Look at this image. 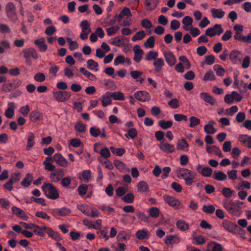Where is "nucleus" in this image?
I'll use <instances>...</instances> for the list:
<instances>
[{
	"label": "nucleus",
	"mask_w": 251,
	"mask_h": 251,
	"mask_svg": "<svg viewBox=\"0 0 251 251\" xmlns=\"http://www.w3.org/2000/svg\"><path fill=\"white\" fill-rule=\"evenodd\" d=\"M197 176L196 173L185 168L180 169L177 174L178 178H184L185 184L188 186H191L195 182Z\"/></svg>",
	"instance_id": "nucleus-1"
},
{
	"label": "nucleus",
	"mask_w": 251,
	"mask_h": 251,
	"mask_svg": "<svg viewBox=\"0 0 251 251\" xmlns=\"http://www.w3.org/2000/svg\"><path fill=\"white\" fill-rule=\"evenodd\" d=\"M42 189L46 196L51 200H56L59 197L57 189L50 183L44 182Z\"/></svg>",
	"instance_id": "nucleus-2"
},
{
	"label": "nucleus",
	"mask_w": 251,
	"mask_h": 251,
	"mask_svg": "<svg viewBox=\"0 0 251 251\" xmlns=\"http://www.w3.org/2000/svg\"><path fill=\"white\" fill-rule=\"evenodd\" d=\"M52 94L54 99L60 102H64L69 100L71 96L69 92L61 90L53 91Z\"/></svg>",
	"instance_id": "nucleus-3"
},
{
	"label": "nucleus",
	"mask_w": 251,
	"mask_h": 251,
	"mask_svg": "<svg viewBox=\"0 0 251 251\" xmlns=\"http://www.w3.org/2000/svg\"><path fill=\"white\" fill-rule=\"evenodd\" d=\"M224 207L230 213H233L235 211H239L240 209L239 202H232L227 200L223 201Z\"/></svg>",
	"instance_id": "nucleus-4"
},
{
	"label": "nucleus",
	"mask_w": 251,
	"mask_h": 251,
	"mask_svg": "<svg viewBox=\"0 0 251 251\" xmlns=\"http://www.w3.org/2000/svg\"><path fill=\"white\" fill-rule=\"evenodd\" d=\"M5 11L7 17L12 21H15L17 20L16 7L12 2H9L6 4Z\"/></svg>",
	"instance_id": "nucleus-5"
},
{
	"label": "nucleus",
	"mask_w": 251,
	"mask_h": 251,
	"mask_svg": "<svg viewBox=\"0 0 251 251\" xmlns=\"http://www.w3.org/2000/svg\"><path fill=\"white\" fill-rule=\"evenodd\" d=\"M223 31L222 25H221L216 24L213 27L208 28L206 30L205 34L206 35L212 37L216 34L220 35Z\"/></svg>",
	"instance_id": "nucleus-6"
},
{
	"label": "nucleus",
	"mask_w": 251,
	"mask_h": 251,
	"mask_svg": "<svg viewBox=\"0 0 251 251\" xmlns=\"http://www.w3.org/2000/svg\"><path fill=\"white\" fill-rule=\"evenodd\" d=\"M134 97L139 101L145 102L151 99L150 94L146 91H139L134 94Z\"/></svg>",
	"instance_id": "nucleus-7"
},
{
	"label": "nucleus",
	"mask_w": 251,
	"mask_h": 251,
	"mask_svg": "<svg viewBox=\"0 0 251 251\" xmlns=\"http://www.w3.org/2000/svg\"><path fill=\"white\" fill-rule=\"evenodd\" d=\"M53 160L58 165L62 167H66L68 165V162L60 153L54 154Z\"/></svg>",
	"instance_id": "nucleus-8"
},
{
	"label": "nucleus",
	"mask_w": 251,
	"mask_h": 251,
	"mask_svg": "<svg viewBox=\"0 0 251 251\" xmlns=\"http://www.w3.org/2000/svg\"><path fill=\"white\" fill-rule=\"evenodd\" d=\"M133 50L134 53L133 60L136 62H140L142 58V56L144 54L143 50L141 49L139 45L134 46Z\"/></svg>",
	"instance_id": "nucleus-9"
},
{
	"label": "nucleus",
	"mask_w": 251,
	"mask_h": 251,
	"mask_svg": "<svg viewBox=\"0 0 251 251\" xmlns=\"http://www.w3.org/2000/svg\"><path fill=\"white\" fill-rule=\"evenodd\" d=\"M163 198L165 201L171 206L176 207L180 204V202L178 200L171 196L166 195Z\"/></svg>",
	"instance_id": "nucleus-10"
},
{
	"label": "nucleus",
	"mask_w": 251,
	"mask_h": 251,
	"mask_svg": "<svg viewBox=\"0 0 251 251\" xmlns=\"http://www.w3.org/2000/svg\"><path fill=\"white\" fill-rule=\"evenodd\" d=\"M165 60L168 65L170 66H174L176 62V60L173 54V53L170 51H166L163 53Z\"/></svg>",
	"instance_id": "nucleus-11"
},
{
	"label": "nucleus",
	"mask_w": 251,
	"mask_h": 251,
	"mask_svg": "<svg viewBox=\"0 0 251 251\" xmlns=\"http://www.w3.org/2000/svg\"><path fill=\"white\" fill-rule=\"evenodd\" d=\"M23 52L24 54V56L25 58H30L31 56L34 59H37L38 57L36 50L32 48L24 49L23 50Z\"/></svg>",
	"instance_id": "nucleus-12"
},
{
	"label": "nucleus",
	"mask_w": 251,
	"mask_h": 251,
	"mask_svg": "<svg viewBox=\"0 0 251 251\" xmlns=\"http://www.w3.org/2000/svg\"><path fill=\"white\" fill-rule=\"evenodd\" d=\"M200 96L204 101L209 103L211 105H214L217 102L216 100L207 93H201Z\"/></svg>",
	"instance_id": "nucleus-13"
},
{
	"label": "nucleus",
	"mask_w": 251,
	"mask_h": 251,
	"mask_svg": "<svg viewBox=\"0 0 251 251\" xmlns=\"http://www.w3.org/2000/svg\"><path fill=\"white\" fill-rule=\"evenodd\" d=\"M180 238L176 235L167 236L165 240V243L167 245H173L175 244H178L180 242Z\"/></svg>",
	"instance_id": "nucleus-14"
},
{
	"label": "nucleus",
	"mask_w": 251,
	"mask_h": 251,
	"mask_svg": "<svg viewBox=\"0 0 251 251\" xmlns=\"http://www.w3.org/2000/svg\"><path fill=\"white\" fill-rule=\"evenodd\" d=\"M71 212L70 209L62 207L61 208H56L53 209L52 214L55 216H64L68 215Z\"/></svg>",
	"instance_id": "nucleus-15"
},
{
	"label": "nucleus",
	"mask_w": 251,
	"mask_h": 251,
	"mask_svg": "<svg viewBox=\"0 0 251 251\" xmlns=\"http://www.w3.org/2000/svg\"><path fill=\"white\" fill-rule=\"evenodd\" d=\"M159 148L162 151L167 153H172L175 151L174 146L167 143L160 142Z\"/></svg>",
	"instance_id": "nucleus-16"
},
{
	"label": "nucleus",
	"mask_w": 251,
	"mask_h": 251,
	"mask_svg": "<svg viewBox=\"0 0 251 251\" xmlns=\"http://www.w3.org/2000/svg\"><path fill=\"white\" fill-rule=\"evenodd\" d=\"M241 52L237 50H232L229 54L230 61L234 64L237 63L238 61H241Z\"/></svg>",
	"instance_id": "nucleus-17"
},
{
	"label": "nucleus",
	"mask_w": 251,
	"mask_h": 251,
	"mask_svg": "<svg viewBox=\"0 0 251 251\" xmlns=\"http://www.w3.org/2000/svg\"><path fill=\"white\" fill-rule=\"evenodd\" d=\"M153 65L154 67V71L155 73H159L161 71L165 63L163 59L160 58L155 59L153 62Z\"/></svg>",
	"instance_id": "nucleus-18"
},
{
	"label": "nucleus",
	"mask_w": 251,
	"mask_h": 251,
	"mask_svg": "<svg viewBox=\"0 0 251 251\" xmlns=\"http://www.w3.org/2000/svg\"><path fill=\"white\" fill-rule=\"evenodd\" d=\"M239 141L248 148H251V136L247 135H240L238 137Z\"/></svg>",
	"instance_id": "nucleus-19"
},
{
	"label": "nucleus",
	"mask_w": 251,
	"mask_h": 251,
	"mask_svg": "<svg viewBox=\"0 0 251 251\" xmlns=\"http://www.w3.org/2000/svg\"><path fill=\"white\" fill-rule=\"evenodd\" d=\"M18 180V175H15L14 176H12V177L3 185V187L8 191H11L13 189L12 184L13 181L17 182Z\"/></svg>",
	"instance_id": "nucleus-20"
},
{
	"label": "nucleus",
	"mask_w": 251,
	"mask_h": 251,
	"mask_svg": "<svg viewBox=\"0 0 251 251\" xmlns=\"http://www.w3.org/2000/svg\"><path fill=\"white\" fill-rule=\"evenodd\" d=\"M34 43L38 47L40 51H45L47 50V45L45 44V40L44 38L35 40Z\"/></svg>",
	"instance_id": "nucleus-21"
},
{
	"label": "nucleus",
	"mask_w": 251,
	"mask_h": 251,
	"mask_svg": "<svg viewBox=\"0 0 251 251\" xmlns=\"http://www.w3.org/2000/svg\"><path fill=\"white\" fill-rule=\"evenodd\" d=\"M125 16H126L127 17L132 16L130 10L128 8H127V7L124 8L121 11V12L120 13V14L118 15L115 16V19H118V21L120 22L121 20V18Z\"/></svg>",
	"instance_id": "nucleus-22"
},
{
	"label": "nucleus",
	"mask_w": 251,
	"mask_h": 251,
	"mask_svg": "<svg viewBox=\"0 0 251 251\" xmlns=\"http://www.w3.org/2000/svg\"><path fill=\"white\" fill-rule=\"evenodd\" d=\"M159 0H146L145 5L147 10L151 11L155 9L159 2Z\"/></svg>",
	"instance_id": "nucleus-23"
},
{
	"label": "nucleus",
	"mask_w": 251,
	"mask_h": 251,
	"mask_svg": "<svg viewBox=\"0 0 251 251\" xmlns=\"http://www.w3.org/2000/svg\"><path fill=\"white\" fill-rule=\"evenodd\" d=\"M213 178L217 180L223 181L226 179L227 176L222 171H214L213 175Z\"/></svg>",
	"instance_id": "nucleus-24"
},
{
	"label": "nucleus",
	"mask_w": 251,
	"mask_h": 251,
	"mask_svg": "<svg viewBox=\"0 0 251 251\" xmlns=\"http://www.w3.org/2000/svg\"><path fill=\"white\" fill-rule=\"evenodd\" d=\"M211 12L214 18L221 19L225 15V12L221 9L213 8L211 9Z\"/></svg>",
	"instance_id": "nucleus-25"
},
{
	"label": "nucleus",
	"mask_w": 251,
	"mask_h": 251,
	"mask_svg": "<svg viewBox=\"0 0 251 251\" xmlns=\"http://www.w3.org/2000/svg\"><path fill=\"white\" fill-rule=\"evenodd\" d=\"M215 124L213 121L209 122V124L204 126V129L206 133L208 134H214L216 132V129L214 128L213 125Z\"/></svg>",
	"instance_id": "nucleus-26"
},
{
	"label": "nucleus",
	"mask_w": 251,
	"mask_h": 251,
	"mask_svg": "<svg viewBox=\"0 0 251 251\" xmlns=\"http://www.w3.org/2000/svg\"><path fill=\"white\" fill-rule=\"evenodd\" d=\"M35 136L33 133L30 132L27 137V145L26 147V150L29 151L33 147L35 144L34 141Z\"/></svg>",
	"instance_id": "nucleus-27"
},
{
	"label": "nucleus",
	"mask_w": 251,
	"mask_h": 251,
	"mask_svg": "<svg viewBox=\"0 0 251 251\" xmlns=\"http://www.w3.org/2000/svg\"><path fill=\"white\" fill-rule=\"evenodd\" d=\"M43 228L44 229L47 230L48 234L52 239H55L56 241H59L61 239L59 234L57 232H55L51 228H48L46 226H44Z\"/></svg>",
	"instance_id": "nucleus-28"
},
{
	"label": "nucleus",
	"mask_w": 251,
	"mask_h": 251,
	"mask_svg": "<svg viewBox=\"0 0 251 251\" xmlns=\"http://www.w3.org/2000/svg\"><path fill=\"white\" fill-rule=\"evenodd\" d=\"M87 68L90 70L95 71V72L98 71L99 64L93 59H89L87 61Z\"/></svg>",
	"instance_id": "nucleus-29"
},
{
	"label": "nucleus",
	"mask_w": 251,
	"mask_h": 251,
	"mask_svg": "<svg viewBox=\"0 0 251 251\" xmlns=\"http://www.w3.org/2000/svg\"><path fill=\"white\" fill-rule=\"evenodd\" d=\"M9 107L5 111L4 115L8 118H12L14 114V110L13 107L14 103L13 102H10L8 104Z\"/></svg>",
	"instance_id": "nucleus-30"
},
{
	"label": "nucleus",
	"mask_w": 251,
	"mask_h": 251,
	"mask_svg": "<svg viewBox=\"0 0 251 251\" xmlns=\"http://www.w3.org/2000/svg\"><path fill=\"white\" fill-rule=\"evenodd\" d=\"M32 178V176L31 174L29 173L27 174L25 176L21 181V185L25 187H27L29 186L31 184Z\"/></svg>",
	"instance_id": "nucleus-31"
},
{
	"label": "nucleus",
	"mask_w": 251,
	"mask_h": 251,
	"mask_svg": "<svg viewBox=\"0 0 251 251\" xmlns=\"http://www.w3.org/2000/svg\"><path fill=\"white\" fill-rule=\"evenodd\" d=\"M176 226L182 231L187 230L189 228V224L182 220L177 221L176 223Z\"/></svg>",
	"instance_id": "nucleus-32"
},
{
	"label": "nucleus",
	"mask_w": 251,
	"mask_h": 251,
	"mask_svg": "<svg viewBox=\"0 0 251 251\" xmlns=\"http://www.w3.org/2000/svg\"><path fill=\"white\" fill-rule=\"evenodd\" d=\"M75 128L76 131L81 132L85 133L86 130V126L81 121L77 122L75 126Z\"/></svg>",
	"instance_id": "nucleus-33"
},
{
	"label": "nucleus",
	"mask_w": 251,
	"mask_h": 251,
	"mask_svg": "<svg viewBox=\"0 0 251 251\" xmlns=\"http://www.w3.org/2000/svg\"><path fill=\"white\" fill-rule=\"evenodd\" d=\"M123 40L124 38L122 36H116L112 39L110 43L117 47L122 46L124 45Z\"/></svg>",
	"instance_id": "nucleus-34"
},
{
	"label": "nucleus",
	"mask_w": 251,
	"mask_h": 251,
	"mask_svg": "<svg viewBox=\"0 0 251 251\" xmlns=\"http://www.w3.org/2000/svg\"><path fill=\"white\" fill-rule=\"evenodd\" d=\"M138 191L140 192H148L149 186L147 183L144 181H140L137 185Z\"/></svg>",
	"instance_id": "nucleus-35"
},
{
	"label": "nucleus",
	"mask_w": 251,
	"mask_h": 251,
	"mask_svg": "<svg viewBox=\"0 0 251 251\" xmlns=\"http://www.w3.org/2000/svg\"><path fill=\"white\" fill-rule=\"evenodd\" d=\"M12 211L14 214L19 217L25 218L26 217L25 212L23 210L16 206H13L12 207Z\"/></svg>",
	"instance_id": "nucleus-36"
},
{
	"label": "nucleus",
	"mask_w": 251,
	"mask_h": 251,
	"mask_svg": "<svg viewBox=\"0 0 251 251\" xmlns=\"http://www.w3.org/2000/svg\"><path fill=\"white\" fill-rule=\"evenodd\" d=\"M159 126L163 129L170 128L173 126V122L171 121L160 120L158 122Z\"/></svg>",
	"instance_id": "nucleus-37"
},
{
	"label": "nucleus",
	"mask_w": 251,
	"mask_h": 251,
	"mask_svg": "<svg viewBox=\"0 0 251 251\" xmlns=\"http://www.w3.org/2000/svg\"><path fill=\"white\" fill-rule=\"evenodd\" d=\"M189 146L188 143L186 140L183 138L177 142V149L178 150H183L185 148H188Z\"/></svg>",
	"instance_id": "nucleus-38"
},
{
	"label": "nucleus",
	"mask_w": 251,
	"mask_h": 251,
	"mask_svg": "<svg viewBox=\"0 0 251 251\" xmlns=\"http://www.w3.org/2000/svg\"><path fill=\"white\" fill-rule=\"evenodd\" d=\"M223 226L226 230L232 231L234 230L236 225L228 221L225 220L223 222Z\"/></svg>",
	"instance_id": "nucleus-39"
},
{
	"label": "nucleus",
	"mask_w": 251,
	"mask_h": 251,
	"mask_svg": "<svg viewBox=\"0 0 251 251\" xmlns=\"http://www.w3.org/2000/svg\"><path fill=\"white\" fill-rule=\"evenodd\" d=\"M111 97H110V93H107L104 95L101 99V103L103 106H106L107 105L111 103Z\"/></svg>",
	"instance_id": "nucleus-40"
},
{
	"label": "nucleus",
	"mask_w": 251,
	"mask_h": 251,
	"mask_svg": "<svg viewBox=\"0 0 251 251\" xmlns=\"http://www.w3.org/2000/svg\"><path fill=\"white\" fill-rule=\"evenodd\" d=\"M155 39L153 36H150L144 43V46L146 48L152 49L154 46Z\"/></svg>",
	"instance_id": "nucleus-41"
},
{
	"label": "nucleus",
	"mask_w": 251,
	"mask_h": 251,
	"mask_svg": "<svg viewBox=\"0 0 251 251\" xmlns=\"http://www.w3.org/2000/svg\"><path fill=\"white\" fill-rule=\"evenodd\" d=\"M109 93H110V97L115 100H124V94L120 92Z\"/></svg>",
	"instance_id": "nucleus-42"
},
{
	"label": "nucleus",
	"mask_w": 251,
	"mask_h": 251,
	"mask_svg": "<svg viewBox=\"0 0 251 251\" xmlns=\"http://www.w3.org/2000/svg\"><path fill=\"white\" fill-rule=\"evenodd\" d=\"M42 114L39 112L37 110H34L31 112L30 115V118L32 122H35L39 120Z\"/></svg>",
	"instance_id": "nucleus-43"
},
{
	"label": "nucleus",
	"mask_w": 251,
	"mask_h": 251,
	"mask_svg": "<svg viewBox=\"0 0 251 251\" xmlns=\"http://www.w3.org/2000/svg\"><path fill=\"white\" fill-rule=\"evenodd\" d=\"M158 54L157 51L151 50L146 55L145 59L148 61H150L152 59L155 60L157 59V57Z\"/></svg>",
	"instance_id": "nucleus-44"
},
{
	"label": "nucleus",
	"mask_w": 251,
	"mask_h": 251,
	"mask_svg": "<svg viewBox=\"0 0 251 251\" xmlns=\"http://www.w3.org/2000/svg\"><path fill=\"white\" fill-rule=\"evenodd\" d=\"M134 199V196L133 193H130L126 195L122 198V200L126 203H131L133 202Z\"/></svg>",
	"instance_id": "nucleus-45"
},
{
	"label": "nucleus",
	"mask_w": 251,
	"mask_h": 251,
	"mask_svg": "<svg viewBox=\"0 0 251 251\" xmlns=\"http://www.w3.org/2000/svg\"><path fill=\"white\" fill-rule=\"evenodd\" d=\"M146 36L145 32L144 30H141L137 32L132 37V41H135L136 40H142Z\"/></svg>",
	"instance_id": "nucleus-46"
},
{
	"label": "nucleus",
	"mask_w": 251,
	"mask_h": 251,
	"mask_svg": "<svg viewBox=\"0 0 251 251\" xmlns=\"http://www.w3.org/2000/svg\"><path fill=\"white\" fill-rule=\"evenodd\" d=\"M83 32L88 31V32H91V29L90 27V23L87 20H83L80 24Z\"/></svg>",
	"instance_id": "nucleus-47"
},
{
	"label": "nucleus",
	"mask_w": 251,
	"mask_h": 251,
	"mask_svg": "<svg viewBox=\"0 0 251 251\" xmlns=\"http://www.w3.org/2000/svg\"><path fill=\"white\" fill-rule=\"evenodd\" d=\"M135 215L141 221L148 223L149 221V217L146 216L145 213L141 212L139 211H137Z\"/></svg>",
	"instance_id": "nucleus-48"
},
{
	"label": "nucleus",
	"mask_w": 251,
	"mask_h": 251,
	"mask_svg": "<svg viewBox=\"0 0 251 251\" xmlns=\"http://www.w3.org/2000/svg\"><path fill=\"white\" fill-rule=\"evenodd\" d=\"M89 210H90V212L88 211V216L94 218L99 216L100 214V212L94 207H90Z\"/></svg>",
	"instance_id": "nucleus-49"
},
{
	"label": "nucleus",
	"mask_w": 251,
	"mask_h": 251,
	"mask_svg": "<svg viewBox=\"0 0 251 251\" xmlns=\"http://www.w3.org/2000/svg\"><path fill=\"white\" fill-rule=\"evenodd\" d=\"M214 70L216 71L217 75L223 76L225 72L224 68L220 65H216L214 66Z\"/></svg>",
	"instance_id": "nucleus-50"
},
{
	"label": "nucleus",
	"mask_w": 251,
	"mask_h": 251,
	"mask_svg": "<svg viewBox=\"0 0 251 251\" xmlns=\"http://www.w3.org/2000/svg\"><path fill=\"white\" fill-rule=\"evenodd\" d=\"M216 79V77L212 71H208L204 75L203 80L207 81L209 80H214Z\"/></svg>",
	"instance_id": "nucleus-51"
},
{
	"label": "nucleus",
	"mask_w": 251,
	"mask_h": 251,
	"mask_svg": "<svg viewBox=\"0 0 251 251\" xmlns=\"http://www.w3.org/2000/svg\"><path fill=\"white\" fill-rule=\"evenodd\" d=\"M199 173L204 176H210L212 173V170L209 167H204Z\"/></svg>",
	"instance_id": "nucleus-52"
},
{
	"label": "nucleus",
	"mask_w": 251,
	"mask_h": 251,
	"mask_svg": "<svg viewBox=\"0 0 251 251\" xmlns=\"http://www.w3.org/2000/svg\"><path fill=\"white\" fill-rule=\"evenodd\" d=\"M150 215L152 218H157L159 216V210L157 207H151L149 210Z\"/></svg>",
	"instance_id": "nucleus-53"
},
{
	"label": "nucleus",
	"mask_w": 251,
	"mask_h": 251,
	"mask_svg": "<svg viewBox=\"0 0 251 251\" xmlns=\"http://www.w3.org/2000/svg\"><path fill=\"white\" fill-rule=\"evenodd\" d=\"M88 190V186L86 184H81L77 189L78 193L79 195L83 196L86 194Z\"/></svg>",
	"instance_id": "nucleus-54"
},
{
	"label": "nucleus",
	"mask_w": 251,
	"mask_h": 251,
	"mask_svg": "<svg viewBox=\"0 0 251 251\" xmlns=\"http://www.w3.org/2000/svg\"><path fill=\"white\" fill-rule=\"evenodd\" d=\"M120 29L118 25H115L106 29V32L108 36H111L115 34Z\"/></svg>",
	"instance_id": "nucleus-55"
},
{
	"label": "nucleus",
	"mask_w": 251,
	"mask_h": 251,
	"mask_svg": "<svg viewBox=\"0 0 251 251\" xmlns=\"http://www.w3.org/2000/svg\"><path fill=\"white\" fill-rule=\"evenodd\" d=\"M34 79L39 82H42L45 81L46 77L43 73H38L34 75Z\"/></svg>",
	"instance_id": "nucleus-56"
},
{
	"label": "nucleus",
	"mask_w": 251,
	"mask_h": 251,
	"mask_svg": "<svg viewBox=\"0 0 251 251\" xmlns=\"http://www.w3.org/2000/svg\"><path fill=\"white\" fill-rule=\"evenodd\" d=\"M189 120L190 122V126L191 127H194L200 124V120L194 116L191 117Z\"/></svg>",
	"instance_id": "nucleus-57"
},
{
	"label": "nucleus",
	"mask_w": 251,
	"mask_h": 251,
	"mask_svg": "<svg viewBox=\"0 0 251 251\" xmlns=\"http://www.w3.org/2000/svg\"><path fill=\"white\" fill-rule=\"evenodd\" d=\"M215 210V207L213 205L209 206L204 205L202 207V210L204 212L208 214H213Z\"/></svg>",
	"instance_id": "nucleus-58"
},
{
	"label": "nucleus",
	"mask_w": 251,
	"mask_h": 251,
	"mask_svg": "<svg viewBox=\"0 0 251 251\" xmlns=\"http://www.w3.org/2000/svg\"><path fill=\"white\" fill-rule=\"evenodd\" d=\"M136 237L138 239L143 240L147 236V232L145 230H139L136 234Z\"/></svg>",
	"instance_id": "nucleus-59"
},
{
	"label": "nucleus",
	"mask_w": 251,
	"mask_h": 251,
	"mask_svg": "<svg viewBox=\"0 0 251 251\" xmlns=\"http://www.w3.org/2000/svg\"><path fill=\"white\" fill-rule=\"evenodd\" d=\"M71 178L70 176H66L62 179L61 184L64 187H68L71 184Z\"/></svg>",
	"instance_id": "nucleus-60"
},
{
	"label": "nucleus",
	"mask_w": 251,
	"mask_h": 251,
	"mask_svg": "<svg viewBox=\"0 0 251 251\" xmlns=\"http://www.w3.org/2000/svg\"><path fill=\"white\" fill-rule=\"evenodd\" d=\"M33 226V228L32 229V230L35 234L41 236H44V233L42 228L39 227L38 226L35 225V224Z\"/></svg>",
	"instance_id": "nucleus-61"
},
{
	"label": "nucleus",
	"mask_w": 251,
	"mask_h": 251,
	"mask_svg": "<svg viewBox=\"0 0 251 251\" xmlns=\"http://www.w3.org/2000/svg\"><path fill=\"white\" fill-rule=\"evenodd\" d=\"M126 137H130L131 139L135 138L137 135V131L134 128H132L128 130L127 133L126 134Z\"/></svg>",
	"instance_id": "nucleus-62"
},
{
	"label": "nucleus",
	"mask_w": 251,
	"mask_h": 251,
	"mask_svg": "<svg viewBox=\"0 0 251 251\" xmlns=\"http://www.w3.org/2000/svg\"><path fill=\"white\" fill-rule=\"evenodd\" d=\"M229 178L232 180H235L237 178V171L232 170L227 172Z\"/></svg>",
	"instance_id": "nucleus-63"
},
{
	"label": "nucleus",
	"mask_w": 251,
	"mask_h": 251,
	"mask_svg": "<svg viewBox=\"0 0 251 251\" xmlns=\"http://www.w3.org/2000/svg\"><path fill=\"white\" fill-rule=\"evenodd\" d=\"M222 194L226 198L230 197L233 194V191L229 188L224 187L222 190Z\"/></svg>",
	"instance_id": "nucleus-64"
}]
</instances>
